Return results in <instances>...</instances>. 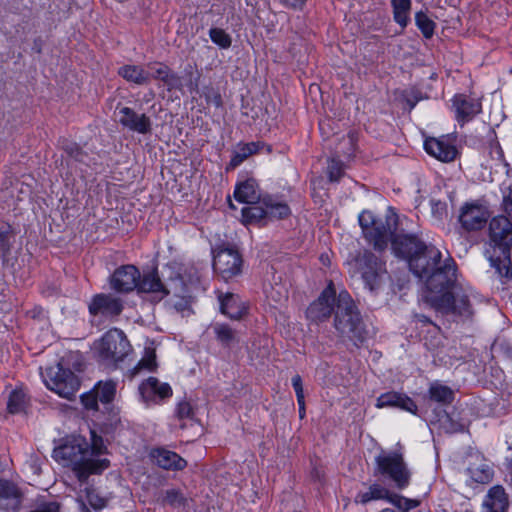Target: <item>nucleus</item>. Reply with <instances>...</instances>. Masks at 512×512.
Listing matches in <instances>:
<instances>
[{
  "mask_svg": "<svg viewBox=\"0 0 512 512\" xmlns=\"http://www.w3.org/2000/svg\"><path fill=\"white\" fill-rule=\"evenodd\" d=\"M389 212L385 219H380L370 211H363L358 217L359 225L364 237L375 250L385 251L390 242L395 256L409 260L421 249H425V243L416 234L400 228L398 215L392 209Z\"/></svg>",
  "mask_w": 512,
  "mask_h": 512,
  "instance_id": "obj_1",
  "label": "nucleus"
},
{
  "mask_svg": "<svg viewBox=\"0 0 512 512\" xmlns=\"http://www.w3.org/2000/svg\"><path fill=\"white\" fill-rule=\"evenodd\" d=\"M53 457L63 466L72 468L81 483H85L90 475L101 474L109 467L106 458H93L89 452V443L83 437H72L56 447Z\"/></svg>",
  "mask_w": 512,
  "mask_h": 512,
  "instance_id": "obj_2",
  "label": "nucleus"
},
{
  "mask_svg": "<svg viewBox=\"0 0 512 512\" xmlns=\"http://www.w3.org/2000/svg\"><path fill=\"white\" fill-rule=\"evenodd\" d=\"M489 246L485 257L495 273L503 280L502 267L512 265V220L505 215L495 216L489 223Z\"/></svg>",
  "mask_w": 512,
  "mask_h": 512,
  "instance_id": "obj_3",
  "label": "nucleus"
},
{
  "mask_svg": "<svg viewBox=\"0 0 512 512\" xmlns=\"http://www.w3.org/2000/svg\"><path fill=\"white\" fill-rule=\"evenodd\" d=\"M334 327L341 336L349 338L355 345L365 340L360 313L351 295L345 290L337 296Z\"/></svg>",
  "mask_w": 512,
  "mask_h": 512,
  "instance_id": "obj_4",
  "label": "nucleus"
},
{
  "mask_svg": "<svg viewBox=\"0 0 512 512\" xmlns=\"http://www.w3.org/2000/svg\"><path fill=\"white\" fill-rule=\"evenodd\" d=\"M131 351L132 346L127 336L118 328L108 330L94 343L96 360L106 368H117Z\"/></svg>",
  "mask_w": 512,
  "mask_h": 512,
  "instance_id": "obj_5",
  "label": "nucleus"
},
{
  "mask_svg": "<svg viewBox=\"0 0 512 512\" xmlns=\"http://www.w3.org/2000/svg\"><path fill=\"white\" fill-rule=\"evenodd\" d=\"M424 301L435 311L462 320L471 319L474 314L469 293L459 285L444 294H425Z\"/></svg>",
  "mask_w": 512,
  "mask_h": 512,
  "instance_id": "obj_6",
  "label": "nucleus"
},
{
  "mask_svg": "<svg viewBox=\"0 0 512 512\" xmlns=\"http://www.w3.org/2000/svg\"><path fill=\"white\" fill-rule=\"evenodd\" d=\"M375 475L390 480L399 490L410 485L411 471L399 451L383 452L376 456Z\"/></svg>",
  "mask_w": 512,
  "mask_h": 512,
  "instance_id": "obj_7",
  "label": "nucleus"
},
{
  "mask_svg": "<svg viewBox=\"0 0 512 512\" xmlns=\"http://www.w3.org/2000/svg\"><path fill=\"white\" fill-rule=\"evenodd\" d=\"M355 272L364 282L365 288L377 292L387 276L386 263L370 250H364L354 258Z\"/></svg>",
  "mask_w": 512,
  "mask_h": 512,
  "instance_id": "obj_8",
  "label": "nucleus"
},
{
  "mask_svg": "<svg viewBox=\"0 0 512 512\" xmlns=\"http://www.w3.org/2000/svg\"><path fill=\"white\" fill-rule=\"evenodd\" d=\"M45 385L59 396L71 399L80 387V381L73 371L59 362L49 366L42 374Z\"/></svg>",
  "mask_w": 512,
  "mask_h": 512,
  "instance_id": "obj_9",
  "label": "nucleus"
},
{
  "mask_svg": "<svg viewBox=\"0 0 512 512\" xmlns=\"http://www.w3.org/2000/svg\"><path fill=\"white\" fill-rule=\"evenodd\" d=\"M243 258L236 247L220 245L213 250V269L225 282L242 273Z\"/></svg>",
  "mask_w": 512,
  "mask_h": 512,
  "instance_id": "obj_10",
  "label": "nucleus"
},
{
  "mask_svg": "<svg viewBox=\"0 0 512 512\" xmlns=\"http://www.w3.org/2000/svg\"><path fill=\"white\" fill-rule=\"evenodd\" d=\"M457 267L451 257L442 260L425 279L426 294H444L457 286Z\"/></svg>",
  "mask_w": 512,
  "mask_h": 512,
  "instance_id": "obj_11",
  "label": "nucleus"
},
{
  "mask_svg": "<svg viewBox=\"0 0 512 512\" xmlns=\"http://www.w3.org/2000/svg\"><path fill=\"white\" fill-rule=\"evenodd\" d=\"M337 296L334 285L330 281L319 297L308 306L307 319L316 324L328 320L332 313L335 314Z\"/></svg>",
  "mask_w": 512,
  "mask_h": 512,
  "instance_id": "obj_12",
  "label": "nucleus"
},
{
  "mask_svg": "<svg viewBox=\"0 0 512 512\" xmlns=\"http://www.w3.org/2000/svg\"><path fill=\"white\" fill-rule=\"evenodd\" d=\"M490 217L488 208L478 201L467 202L460 208L458 221L467 232L481 230Z\"/></svg>",
  "mask_w": 512,
  "mask_h": 512,
  "instance_id": "obj_13",
  "label": "nucleus"
},
{
  "mask_svg": "<svg viewBox=\"0 0 512 512\" xmlns=\"http://www.w3.org/2000/svg\"><path fill=\"white\" fill-rule=\"evenodd\" d=\"M441 262V252L436 247L426 244L425 249H421L408 260L410 270L421 279H426Z\"/></svg>",
  "mask_w": 512,
  "mask_h": 512,
  "instance_id": "obj_14",
  "label": "nucleus"
},
{
  "mask_svg": "<svg viewBox=\"0 0 512 512\" xmlns=\"http://www.w3.org/2000/svg\"><path fill=\"white\" fill-rule=\"evenodd\" d=\"M123 308L122 300L110 293L96 294L88 304V311L93 317L116 318Z\"/></svg>",
  "mask_w": 512,
  "mask_h": 512,
  "instance_id": "obj_15",
  "label": "nucleus"
},
{
  "mask_svg": "<svg viewBox=\"0 0 512 512\" xmlns=\"http://www.w3.org/2000/svg\"><path fill=\"white\" fill-rule=\"evenodd\" d=\"M141 400L147 405H157L172 396V388L156 377H149L138 387Z\"/></svg>",
  "mask_w": 512,
  "mask_h": 512,
  "instance_id": "obj_16",
  "label": "nucleus"
},
{
  "mask_svg": "<svg viewBox=\"0 0 512 512\" xmlns=\"http://www.w3.org/2000/svg\"><path fill=\"white\" fill-rule=\"evenodd\" d=\"M140 271L134 265H122L111 275V289L119 293H129L138 288Z\"/></svg>",
  "mask_w": 512,
  "mask_h": 512,
  "instance_id": "obj_17",
  "label": "nucleus"
},
{
  "mask_svg": "<svg viewBox=\"0 0 512 512\" xmlns=\"http://www.w3.org/2000/svg\"><path fill=\"white\" fill-rule=\"evenodd\" d=\"M118 114V122L128 130L139 134L151 132V120L146 114H138L130 107L120 108Z\"/></svg>",
  "mask_w": 512,
  "mask_h": 512,
  "instance_id": "obj_18",
  "label": "nucleus"
},
{
  "mask_svg": "<svg viewBox=\"0 0 512 512\" xmlns=\"http://www.w3.org/2000/svg\"><path fill=\"white\" fill-rule=\"evenodd\" d=\"M426 152L442 162L455 160L458 151L448 137L429 138L424 142Z\"/></svg>",
  "mask_w": 512,
  "mask_h": 512,
  "instance_id": "obj_19",
  "label": "nucleus"
},
{
  "mask_svg": "<svg viewBox=\"0 0 512 512\" xmlns=\"http://www.w3.org/2000/svg\"><path fill=\"white\" fill-rule=\"evenodd\" d=\"M452 102L456 113V120L461 125L472 120L482 109L479 100L464 94L455 95Z\"/></svg>",
  "mask_w": 512,
  "mask_h": 512,
  "instance_id": "obj_20",
  "label": "nucleus"
},
{
  "mask_svg": "<svg viewBox=\"0 0 512 512\" xmlns=\"http://www.w3.org/2000/svg\"><path fill=\"white\" fill-rule=\"evenodd\" d=\"M165 276L161 278L158 270L152 269L149 272L140 274L137 291L139 293H150L157 300L165 298Z\"/></svg>",
  "mask_w": 512,
  "mask_h": 512,
  "instance_id": "obj_21",
  "label": "nucleus"
},
{
  "mask_svg": "<svg viewBox=\"0 0 512 512\" xmlns=\"http://www.w3.org/2000/svg\"><path fill=\"white\" fill-rule=\"evenodd\" d=\"M377 408H399L412 414L417 413V405L412 398L406 394L390 391L381 394L376 400Z\"/></svg>",
  "mask_w": 512,
  "mask_h": 512,
  "instance_id": "obj_22",
  "label": "nucleus"
},
{
  "mask_svg": "<svg viewBox=\"0 0 512 512\" xmlns=\"http://www.w3.org/2000/svg\"><path fill=\"white\" fill-rule=\"evenodd\" d=\"M217 298L221 313L230 319L239 320L247 313V306L238 295L217 291Z\"/></svg>",
  "mask_w": 512,
  "mask_h": 512,
  "instance_id": "obj_23",
  "label": "nucleus"
},
{
  "mask_svg": "<svg viewBox=\"0 0 512 512\" xmlns=\"http://www.w3.org/2000/svg\"><path fill=\"white\" fill-rule=\"evenodd\" d=\"M150 457L158 467L164 470L179 471L187 466V461L179 454L162 447L152 449Z\"/></svg>",
  "mask_w": 512,
  "mask_h": 512,
  "instance_id": "obj_24",
  "label": "nucleus"
},
{
  "mask_svg": "<svg viewBox=\"0 0 512 512\" xmlns=\"http://www.w3.org/2000/svg\"><path fill=\"white\" fill-rule=\"evenodd\" d=\"M22 493L13 482L0 479V510L16 511L22 502Z\"/></svg>",
  "mask_w": 512,
  "mask_h": 512,
  "instance_id": "obj_25",
  "label": "nucleus"
},
{
  "mask_svg": "<svg viewBox=\"0 0 512 512\" xmlns=\"http://www.w3.org/2000/svg\"><path fill=\"white\" fill-rule=\"evenodd\" d=\"M482 506L483 512H507L509 499L505 489L500 485L491 487L484 498Z\"/></svg>",
  "mask_w": 512,
  "mask_h": 512,
  "instance_id": "obj_26",
  "label": "nucleus"
},
{
  "mask_svg": "<svg viewBox=\"0 0 512 512\" xmlns=\"http://www.w3.org/2000/svg\"><path fill=\"white\" fill-rule=\"evenodd\" d=\"M234 198L241 203L253 204L260 201L261 194L258 183L255 179L250 178L239 183L234 191Z\"/></svg>",
  "mask_w": 512,
  "mask_h": 512,
  "instance_id": "obj_27",
  "label": "nucleus"
},
{
  "mask_svg": "<svg viewBox=\"0 0 512 512\" xmlns=\"http://www.w3.org/2000/svg\"><path fill=\"white\" fill-rule=\"evenodd\" d=\"M167 271L169 273L165 278V297L169 295L183 296L191 292L179 271H175L172 267H168Z\"/></svg>",
  "mask_w": 512,
  "mask_h": 512,
  "instance_id": "obj_28",
  "label": "nucleus"
},
{
  "mask_svg": "<svg viewBox=\"0 0 512 512\" xmlns=\"http://www.w3.org/2000/svg\"><path fill=\"white\" fill-rule=\"evenodd\" d=\"M150 71V80H159L162 81L169 89H172L176 86L179 81V77L162 62H152L147 65Z\"/></svg>",
  "mask_w": 512,
  "mask_h": 512,
  "instance_id": "obj_29",
  "label": "nucleus"
},
{
  "mask_svg": "<svg viewBox=\"0 0 512 512\" xmlns=\"http://www.w3.org/2000/svg\"><path fill=\"white\" fill-rule=\"evenodd\" d=\"M392 492L389 489L378 483H373L368 487L367 491H360L355 496V503L366 505L371 501L386 500L389 502V498Z\"/></svg>",
  "mask_w": 512,
  "mask_h": 512,
  "instance_id": "obj_30",
  "label": "nucleus"
},
{
  "mask_svg": "<svg viewBox=\"0 0 512 512\" xmlns=\"http://www.w3.org/2000/svg\"><path fill=\"white\" fill-rule=\"evenodd\" d=\"M118 75L137 85H146L150 82L149 72L140 65H123L118 69Z\"/></svg>",
  "mask_w": 512,
  "mask_h": 512,
  "instance_id": "obj_31",
  "label": "nucleus"
},
{
  "mask_svg": "<svg viewBox=\"0 0 512 512\" xmlns=\"http://www.w3.org/2000/svg\"><path fill=\"white\" fill-rule=\"evenodd\" d=\"M249 205L241 211L243 223L265 225L268 217L267 208L263 205V200Z\"/></svg>",
  "mask_w": 512,
  "mask_h": 512,
  "instance_id": "obj_32",
  "label": "nucleus"
},
{
  "mask_svg": "<svg viewBox=\"0 0 512 512\" xmlns=\"http://www.w3.org/2000/svg\"><path fill=\"white\" fill-rule=\"evenodd\" d=\"M261 146L260 142L238 144L226 169H235L249 156L258 153Z\"/></svg>",
  "mask_w": 512,
  "mask_h": 512,
  "instance_id": "obj_33",
  "label": "nucleus"
},
{
  "mask_svg": "<svg viewBox=\"0 0 512 512\" xmlns=\"http://www.w3.org/2000/svg\"><path fill=\"white\" fill-rule=\"evenodd\" d=\"M394 21L401 27H407L410 22L411 0H390Z\"/></svg>",
  "mask_w": 512,
  "mask_h": 512,
  "instance_id": "obj_34",
  "label": "nucleus"
},
{
  "mask_svg": "<svg viewBox=\"0 0 512 512\" xmlns=\"http://www.w3.org/2000/svg\"><path fill=\"white\" fill-rule=\"evenodd\" d=\"M263 205L267 208L268 219H284L291 213L289 206L282 201H278L271 196L263 198Z\"/></svg>",
  "mask_w": 512,
  "mask_h": 512,
  "instance_id": "obj_35",
  "label": "nucleus"
},
{
  "mask_svg": "<svg viewBox=\"0 0 512 512\" xmlns=\"http://www.w3.org/2000/svg\"><path fill=\"white\" fill-rule=\"evenodd\" d=\"M428 395L430 400L443 405L450 404L454 400L453 390L450 387L437 382L430 385Z\"/></svg>",
  "mask_w": 512,
  "mask_h": 512,
  "instance_id": "obj_36",
  "label": "nucleus"
},
{
  "mask_svg": "<svg viewBox=\"0 0 512 512\" xmlns=\"http://www.w3.org/2000/svg\"><path fill=\"white\" fill-rule=\"evenodd\" d=\"M213 332L215 334L216 339L226 347L231 346L233 343L237 342L236 331L225 323H215L212 326Z\"/></svg>",
  "mask_w": 512,
  "mask_h": 512,
  "instance_id": "obj_37",
  "label": "nucleus"
},
{
  "mask_svg": "<svg viewBox=\"0 0 512 512\" xmlns=\"http://www.w3.org/2000/svg\"><path fill=\"white\" fill-rule=\"evenodd\" d=\"M27 404L26 394L22 390H13L8 398L7 409L10 413L23 412Z\"/></svg>",
  "mask_w": 512,
  "mask_h": 512,
  "instance_id": "obj_38",
  "label": "nucleus"
},
{
  "mask_svg": "<svg viewBox=\"0 0 512 512\" xmlns=\"http://www.w3.org/2000/svg\"><path fill=\"white\" fill-rule=\"evenodd\" d=\"M467 472L475 482L481 484L488 483L493 478V470L487 464L470 466L467 468Z\"/></svg>",
  "mask_w": 512,
  "mask_h": 512,
  "instance_id": "obj_39",
  "label": "nucleus"
},
{
  "mask_svg": "<svg viewBox=\"0 0 512 512\" xmlns=\"http://www.w3.org/2000/svg\"><path fill=\"white\" fill-rule=\"evenodd\" d=\"M415 23L426 39H430L434 35L436 24L423 11L415 14Z\"/></svg>",
  "mask_w": 512,
  "mask_h": 512,
  "instance_id": "obj_40",
  "label": "nucleus"
},
{
  "mask_svg": "<svg viewBox=\"0 0 512 512\" xmlns=\"http://www.w3.org/2000/svg\"><path fill=\"white\" fill-rule=\"evenodd\" d=\"M93 389L97 390L98 399L103 404L112 402L116 393V385L113 381L99 382Z\"/></svg>",
  "mask_w": 512,
  "mask_h": 512,
  "instance_id": "obj_41",
  "label": "nucleus"
},
{
  "mask_svg": "<svg viewBox=\"0 0 512 512\" xmlns=\"http://www.w3.org/2000/svg\"><path fill=\"white\" fill-rule=\"evenodd\" d=\"M389 503L401 512H409L410 510L417 508L421 504V501L418 499L406 498L397 493H392L389 498Z\"/></svg>",
  "mask_w": 512,
  "mask_h": 512,
  "instance_id": "obj_42",
  "label": "nucleus"
},
{
  "mask_svg": "<svg viewBox=\"0 0 512 512\" xmlns=\"http://www.w3.org/2000/svg\"><path fill=\"white\" fill-rule=\"evenodd\" d=\"M186 497L179 489H168L165 491V495L162 499L163 505H169L173 508H179L181 506H185Z\"/></svg>",
  "mask_w": 512,
  "mask_h": 512,
  "instance_id": "obj_43",
  "label": "nucleus"
},
{
  "mask_svg": "<svg viewBox=\"0 0 512 512\" xmlns=\"http://www.w3.org/2000/svg\"><path fill=\"white\" fill-rule=\"evenodd\" d=\"M85 498L94 510H101L105 508L109 501L107 497L100 496V494L93 487L85 488Z\"/></svg>",
  "mask_w": 512,
  "mask_h": 512,
  "instance_id": "obj_44",
  "label": "nucleus"
},
{
  "mask_svg": "<svg viewBox=\"0 0 512 512\" xmlns=\"http://www.w3.org/2000/svg\"><path fill=\"white\" fill-rule=\"evenodd\" d=\"M211 41L221 49H228L232 44L231 36L221 28H211L209 30Z\"/></svg>",
  "mask_w": 512,
  "mask_h": 512,
  "instance_id": "obj_45",
  "label": "nucleus"
},
{
  "mask_svg": "<svg viewBox=\"0 0 512 512\" xmlns=\"http://www.w3.org/2000/svg\"><path fill=\"white\" fill-rule=\"evenodd\" d=\"M327 174L331 182H338L344 175V165L342 161L335 157L331 158L328 162Z\"/></svg>",
  "mask_w": 512,
  "mask_h": 512,
  "instance_id": "obj_46",
  "label": "nucleus"
},
{
  "mask_svg": "<svg viewBox=\"0 0 512 512\" xmlns=\"http://www.w3.org/2000/svg\"><path fill=\"white\" fill-rule=\"evenodd\" d=\"M157 367L156 363V355L154 352L148 353L145 357H143L138 364L131 371V375L135 376L139 373L140 370L146 369L148 371H154Z\"/></svg>",
  "mask_w": 512,
  "mask_h": 512,
  "instance_id": "obj_47",
  "label": "nucleus"
},
{
  "mask_svg": "<svg viewBox=\"0 0 512 512\" xmlns=\"http://www.w3.org/2000/svg\"><path fill=\"white\" fill-rule=\"evenodd\" d=\"M89 452L91 457L100 458L106 452V446L104 445L101 436H98L95 431H91V444H89Z\"/></svg>",
  "mask_w": 512,
  "mask_h": 512,
  "instance_id": "obj_48",
  "label": "nucleus"
},
{
  "mask_svg": "<svg viewBox=\"0 0 512 512\" xmlns=\"http://www.w3.org/2000/svg\"><path fill=\"white\" fill-rule=\"evenodd\" d=\"M63 150L67 154V156L73 158L78 162H85L87 158V153L84 152L81 149V147L76 143L67 142L65 145H63Z\"/></svg>",
  "mask_w": 512,
  "mask_h": 512,
  "instance_id": "obj_49",
  "label": "nucleus"
},
{
  "mask_svg": "<svg viewBox=\"0 0 512 512\" xmlns=\"http://www.w3.org/2000/svg\"><path fill=\"white\" fill-rule=\"evenodd\" d=\"M12 234V230L10 225L2 224L0 225V252L6 254L10 250V237Z\"/></svg>",
  "mask_w": 512,
  "mask_h": 512,
  "instance_id": "obj_50",
  "label": "nucleus"
},
{
  "mask_svg": "<svg viewBox=\"0 0 512 512\" xmlns=\"http://www.w3.org/2000/svg\"><path fill=\"white\" fill-rule=\"evenodd\" d=\"M98 402L97 390L92 389L81 395V403L88 410H98Z\"/></svg>",
  "mask_w": 512,
  "mask_h": 512,
  "instance_id": "obj_51",
  "label": "nucleus"
},
{
  "mask_svg": "<svg viewBox=\"0 0 512 512\" xmlns=\"http://www.w3.org/2000/svg\"><path fill=\"white\" fill-rule=\"evenodd\" d=\"M176 300L172 303L173 308L180 313H184L190 309L191 305V292L187 293V295L176 296Z\"/></svg>",
  "mask_w": 512,
  "mask_h": 512,
  "instance_id": "obj_52",
  "label": "nucleus"
},
{
  "mask_svg": "<svg viewBox=\"0 0 512 512\" xmlns=\"http://www.w3.org/2000/svg\"><path fill=\"white\" fill-rule=\"evenodd\" d=\"M176 412L180 419H192L194 417L193 407L187 401L180 402L177 406Z\"/></svg>",
  "mask_w": 512,
  "mask_h": 512,
  "instance_id": "obj_53",
  "label": "nucleus"
},
{
  "mask_svg": "<svg viewBox=\"0 0 512 512\" xmlns=\"http://www.w3.org/2000/svg\"><path fill=\"white\" fill-rule=\"evenodd\" d=\"M292 386L296 393L298 406L302 407L303 399H305V397H304L302 378L300 375L297 374L292 377Z\"/></svg>",
  "mask_w": 512,
  "mask_h": 512,
  "instance_id": "obj_54",
  "label": "nucleus"
},
{
  "mask_svg": "<svg viewBox=\"0 0 512 512\" xmlns=\"http://www.w3.org/2000/svg\"><path fill=\"white\" fill-rule=\"evenodd\" d=\"M502 205L506 217L512 220V188H510L508 194L504 196Z\"/></svg>",
  "mask_w": 512,
  "mask_h": 512,
  "instance_id": "obj_55",
  "label": "nucleus"
},
{
  "mask_svg": "<svg viewBox=\"0 0 512 512\" xmlns=\"http://www.w3.org/2000/svg\"><path fill=\"white\" fill-rule=\"evenodd\" d=\"M418 94H419V92L412 91L411 94L409 96H407L406 103L409 106L410 110L413 109L416 106V104L419 102V100L421 99V97Z\"/></svg>",
  "mask_w": 512,
  "mask_h": 512,
  "instance_id": "obj_56",
  "label": "nucleus"
},
{
  "mask_svg": "<svg viewBox=\"0 0 512 512\" xmlns=\"http://www.w3.org/2000/svg\"><path fill=\"white\" fill-rule=\"evenodd\" d=\"M306 0H280V2L286 7L298 8L304 5Z\"/></svg>",
  "mask_w": 512,
  "mask_h": 512,
  "instance_id": "obj_57",
  "label": "nucleus"
},
{
  "mask_svg": "<svg viewBox=\"0 0 512 512\" xmlns=\"http://www.w3.org/2000/svg\"><path fill=\"white\" fill-rule=\"evenodd\" d=\"M207 101L212 103L215 107L222 105V98L218 92H213L212 96H207Z\"/></svg>",
  "mask_w": 512,
  "mask_h": 512,
  "instance_id": "obj_58",
  "label": "nucleus"
},
{
  "mask_svg": "<svg viewBox=\"0 0 512 512\" xmlns=\"http://www.w3.org/2000/svg\"><path fill=\"white\" fill-rule=\"evenodd\" d=\"M434 213H438L439 216H442V213L446 211V204L442 202L434 203L433 205Z\"/></svg>",
  "mask_w": 512,
  "mask_h": 512,
  "instance_id": "obj_59",
  "label": "nucleus"
},
{
  "mask_svg": "<svg viewBox=\"0 0 512 512\" xmlns=\"http://www.w3.org/2000/svg\"><path fill=\"white\" fill-rule=\"evenodd\" d=\"M502 271L504 272V278L502 280L503 283L508 281H512V265L507 267H502Z\"/></svg>",
  "mask_w": 512,
  "mask_h": 512,
  "instance_id": "obj_60",
  "label": "nucleus"
},
{
  "mask_svg": "<svg viewBox=\"0 0 512 512\" xmlns=\"http://www.w3.org/2000/svg\"><path fill=\"white\" fill-rule=\"evenodd\" d=\"M414 318L417 322L423 324H432V321L424 314H415Z\"/></svg>",
  "mask_w": 512,
  "mask_h": 512,
  "instance_id": "obj_61",
  "label": "nucleus"
},
{
  "mask_svg": "<svg viewBox=\"0 0 512 512\" xmlns=\"http://www.w3.org/2000/svg\"><path fill=\"white\" fill-rule=\"evenodd\" d=\"M345 141L350 145V152H348L347 154L348 155H351L354 151V142H353V138L351 136H348L347 139H345Z\"/></svg>",
  "mask_w": 512,
  "mask_h": 512,
  "instance_id": "obj_62",
  "label": "nucleus"
},
{
  "mask_svg": "<svg viewBox=\"0 0 512 512\" xmlns=\"http://www.w3.org/2000/svg\"><path fill=\"white\" fill-rule=\"evenodd\" d=\"M31 468L33 469V472H34L35 474L39 475V474L41 473V468H40V466H39L38 464L33 463V464L31 465Z\"/></svg>",
  "mask_w": 512,
  "mask_h": 512,
  "instance_id": "obj_63",
  "label": "nucleus"
},
{
  "mask_svg": "<svg viewBox=\"0 0 512 512\" xmlns=\"http://www.w3.org/2000/svg\"><path fill=\"white\" fill-rule=\"evenodd\" d=\"M299 415L300 418H303L305 416V399H303V406H299Z\"/></svg>",
  "mask_w": 512,
  "mask_h": 512,
  "instance_id": "obj_64",
  "label": "nucleus"
}]
</instances>
